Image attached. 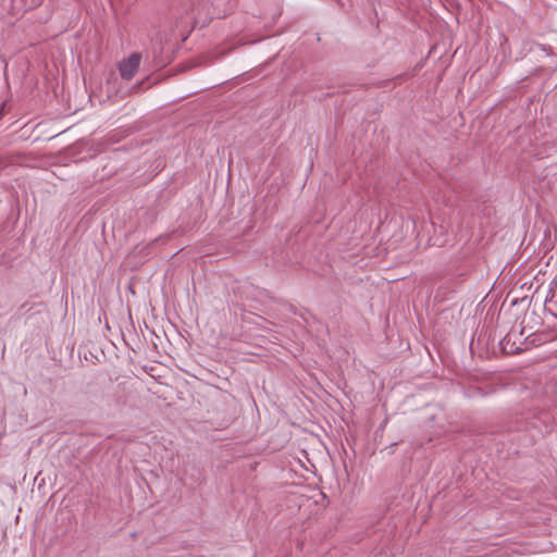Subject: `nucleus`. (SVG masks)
Returning a JSON list of instances; mask_svg holds the SVG:
<instances>
[{"mask_svg":"<svg viewBox=\"0 0 557 557\" xmlns=\"http://www.w3.org/2000/svg\"><path fill=\"white\" fill-rule=\"evenodd\" d=\"M530 51L535 54H543L548 57L550 54V48L544 45L535 44L530 48Z\"/></svg>","mask_w":557,"mask_h":557,"instance_id":"nucleus-2","label":"nucleus"},{"mask_svg":"<svg viewBox=\"0 0 557 557\" xmlns=\"http://www.w3.org/2000/svg\"><path fill=\"white\" fill-rule=\"evenodd\" d=\"M2 116H3V111L0 110V120L2 119Z\"/></svg>","mask_w":557,"mask_h":557,"instance_id":"nucleus-3","label":"nucleus"},{"mask_svg":"<svg viewBox=\"0 0 557 557\" xmlns=\"http://www.w3.org/2000/svg\"><path fill=\"white\" fill-rule=\"evenodd\" d=\"M140 63V54L133 53L120 65V74L124 79H131L137 72Z\"/></svg>","mask_w":557,"mask_h":557,"instance_id":"nucleus-1","label":"nucleus"}]
</instances>
